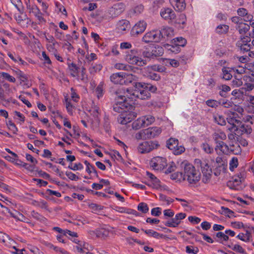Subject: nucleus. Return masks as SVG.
Segmentation results:
<instances>
[{
	"label": "nucleus",
	"mask_w": 254,
	"mask_h": 254,
	"mask_svg": "<svg viewBox=\"0 0 254 254\" xmlns=\"http://www.w3.org/2000/svg\"><path fill=\"white\" fill-rule=\"evenodd\" d=\"M113 109L115 112L120 113L118 122L122 125L130 123L137 116L134 111V106L132 103H128L125 96L122 94H118Z\"/></svg>",
	"instance_id": "1"
},
{
	"label": "nucleus",
	"mask_w": 254,
	"mask_h": 254,
	"mask_svg": "<svg viewBox=\"0 0 254 254\" xmlns=\"http://www.w3.org/2000/svg\"><path fill=\"white\" fill-rule=\"evenodd\" d=\"M134 89L127 88L123 90L122 94L125 95L127 99L129 100V102L133 103V102L137 98L141 100H147L151 97V94L147 89H146V83L144 82H135L133 84Z\"/></svg>",
	"instance_id": "2"
},
{
	"label": "nucleus",
	"mask_w": 254,
	"mask_h": 254,
	"mask_svg": "<svg viewBox=\"0 0 254 254\" xmlns=\"http://www.w3.org/2000/svg\"><path fill=\"white\" fill-rule=\"evenodd\" d=\"M231 113V115H229V117L227 118V122L230 125V127H228V129L231 131H236L238 133H251V128L248 126H245L237 119V118L239 117L237 114L235 115L232 112Z\"/></svg>",
	"instance_id": "3"
},
{
	"label": "nucleus",
	"mask_w": 254,
	"mask_h": 254,
	"mask_svg": "<svg viewBox=\"0 0 254 254\" xmlns=\"http://www.w3.org/2000/svg\"><path fill=\"white\" fill-rule=\"evenodd\" d=\"M125 61L132 65L142 66L147 64L146 60H144L136 49H132L125 53Z\"/></svg>",
	"instance_id": "4"
},
{
	"label": "nucleus",
	"mask_w": 254,
	"mask_h": 254,
	"mask_svg": "<svg viewBox=\"0 0 254 254\" xmlns=\"http://www.w3.org/2000/svg\"><path fill=\"white\" fill-rule=\"evenodd\" d=\"M136 79L135 75L125 72L115 73L110 76L111 82L116 84L128 85Z\"/></svg>",
	"instance_id": "5"
},
{
	"label": "nucleus",
	"mask_w": 254,
	"mask_h": 254,
	"mask_svg": "<svg viewBox=\"0 0 254 254\" xmlns=\"http://www.w3.org/2000/svg\"><path fill=\"white\" fill-rule=\"evenodd\" d=\"M185 180L190 184H197L200 180L201 174L190 164H186L184 167Z\"/></svg>",
	"instance_id": "6"
},
{
	"label": "nucleus",
	"mask_w": 254,
	"mask_h": 254,
	"mask_svg": "<svg viewBox=\"0 0 254 254\" xmlns=\"http://www.w3.org/2000/svg\"><path fill=\"white\" fill-rule=\"evenodd\" d=\"M161 131L162 129L159 127H149L137 132L135 134V137L137 140L151 139L158 136Z\"/></svg>",
	"instance_id": "7"
},
{
	"label": "nucleus",
	"mask_w": 254,
	"mask_h": 254,
	"mask_svg": "<svg viewBox=\"0 0 254 254\" xmlns=\"http://www.w3.org/2000/svg\"><path fill=\"white\" fill-rule=\"evenodd\" d=\"M154 121L155 118L152 115L142 116L132 122V128L133 129L138 130L151 125Z\"/></svg>",
	"instance_id": "8"
},
{
	"label": "nucleus",
	"mask_w": 254,
	"mask_h": 254,
	"mask_svg": "<svg viewBox=\"0 0 254 254\" xmlns=\"http://www.w3.org/2000/svg\"><path fill=\"white\" fill-rule=\"evenodd\" d=\"M194 163L197 167H200L203 175L202 181L206 183L210 179L212 171L211 168L209 166L208 163L205 161H201L199 159H196L194 160Z\"/></svg>",
	"instance_id": "9"
},
{
	"label": "nucleus",
	"mask_w": 254,
	"mask_h": 254,
	"mask_svg": "<svg viewBox=\"0 0 254 254\" xmlns=\"http://www.w3.org/2000/svg\"><path fill=\"white\" fill-rule=\"evenodd\" d=\"M159 146L157 141H146L139 143L137 150L140 153L145 154L157 149Z\"/></svg>",
	"instance_id": "10"
},
{
	"label": "nucleus",
	"mask_w": 254,
	"mask_h": 254,
	"mask_svg": "<svg viewBox=\"0 0 254 254\" xmlns=\"http://www.w3.org/2000/svg\"><path fill=\"white\" fill-rule=\"evenodd\" d=\"M141 40L145 43L150 42H159L162 40V35L160 30H153L146 32L142 37Z\"/></svg>",
	"instance_id": "11"
},
{
	"label": "nucleus",
	"mask_w": 254,
	"mask_h": 254,
	"mask_svg": "<svg viewBox=\"0 0 254 254\" xmlns=\"http://www.w3.org/2000/svg\"><path fill=\"white\" fill-rule=\"evenodd\" d=\"M245 72V68L242 66H239L238 68L225 67L222 68V76L224 79L229 80L233 75L235 76V73L241 74Z\"/></svg>",
	"instance_id": "12"
},
{
	"label": "nucleus",
	"mask_w": 254,
	"mask_h": 254,
	"mask_svg": "<svg viewBox=\"0 0 254 254\" xmlns=\"http://www.w3.org/2000/svg\"><path fill=\"white\" fill-rule=\"evenodd\" d=\"M146 175L149 179L148 183H147V185L148 186L160 190H168V188L166 186L162 185L160 180L157 179L153 174L149 172H147Z\"/></svg>",
	"instance_id": "13"
},
{
	"label": "nucleus",
	"mask_w": 254,
	"mask_h": 254,
	"mask_svg": "<svg viewBox=\"0 0 254 254\" xmlns=\"http://www.w3.org/2000/svg\"><path fill=\"white\" fill-rule=\"evenodd\" d=\"M167 165V160L165 158L157 156L153 158L150 162V166L155 170H162Z\"/></svg>",
	"instance_id": "14"
},
{
	"label": "nucleus",
	"mask_w": 254,
	"mask_h": 254,
	"mask_svg": "<svg viewBox=\"0 0 254 254\" xmlns=\"http://www.w3.org/2000/svg\"><path fill=\"white\" fill-rule=\"evenodd\" d=\"M147 24L143 20L137 21L132 27L130 31V34L132 36H137L142 33L146 29Z\"/></svg>",
	"instance_id": "15"
},
{
	"label": "nucleus",
	"mask_w": 254,
	"mask_h": 254,
	"mask_svg": "<svg viewBox=\"0 0 254 254\" xmlns=\"http://www.w3.org/2000/svg\"><path fill=\"white\" fill-rule=\"evenodd\" d=\"M125 10V5L122 3H117L111 7L109 11V17L115 18L120 15Z\"/></svg>",
	"instance_id": "16"
},
{
	"label": "nucleus",
	"mask_w": 254,
	"mask_h": 254,
	"mask_svg": "<svg viewBox=\"0 0 254 254\" xmlns=\"http://www.w3.org/2000/svg\"><path fill=\"white\" fill-rule=\"evenodd\" d=\"M244 174L240 173L237 176H235L232 179V180L228 183V186L232 189L239 190L241 187L240 185L244 180Z\"/></svg>",
	"instance_id": "17"
},
{
	"label": "nucleus",
	"mask_w": 254,
	"mask_h": 254,
	"mask_svg": "<svg viewBox=\"0 0 254 254\" xmlns=\"http://www.w3.org/2000/svg\"><path fill=\"white\" fill-rule=\"evenodd\" d=\"M27 9L29 13L33 14L38 20L39 22H45L43 14L40 11L39 8L35 4H27Z\"/></svg>",
	"instance_id": "18"
},
{
	"label": "nucleus",
	"mask_w": 254,
	"mask_h": 254,
	"mask_svg": "<svg viewBox=\"0 0 254 254\" xmlns=\"http://www.w3.org/2000/svg\"><path fill=\"white\" fill-rule=\"evenodd\" d=\"M214 167H215V171L214 173L216 176L220 174L221 172H224L227 168V163L223 160L221 157H218L214 163Z\"/></svg>",
	"instance_id": "19"
},
{
	"label": "nucleus",
	"mask_w": 254,
	"mask_h": 254,
	"mask_svg": "<svg viewBox=\"0 0 254 254\" xmlns=\"http://www.w3.org/2000/svg\"><path fill=\"white\" fill-rule=\"evenodd\" d=\"M237 14L239 17H241L242 19L246 22H250V24L254 29V27L252 25V23L254 22L253 19V16L249 13L248 10L244 8H240L237 10Z\"/></svg>",
	"instance_id": "20"
},
{
	"label": "nucleus",
	"mask_w": 254,
	"mask_h": 254,
	"mask_svg": "<svg viewBox=\"0 0 254 254\" xmlns=\"http://www.w3.org/2000/svg\"><path fill=\"white\" fill-rule=\"evenodd\" d=\"M186 216V214L184 213H178L174 218L168 220L165 225L168 227H176L180 224L181 220L184 219Z\"/></svg>",
	"instance_id": "21"
},
{
	"label": "nucleus",
	"mask_w": 254,
	"mask_h": 254,
	"mask_svg": "<svg viewBox=\"0 0 254 254\" xmlns=\"http://www.w3.org/2000/svg\"><path fill=\"white\" fill-rule=\"evenodd\" d=\"M245 232V233H239L237 236V238L238 239L246 243L252 242L253 240L252 234H254V227H252L251 228H250V230H246Z\"/></svg>",
	"instance_id": "22"
},
{
	"label": "nucleus",
	"mask_w": 254,
	"mask_h": 254,
	"mask_svg": "<svg viewBox=\"0 0 254 254\" xmlns=\"http://www.w3.org/2000/svg\"><path fill=\"white\" fill-rule=\"evenodd\" d=\"M129 28V23L127 20L123 19L119 21L116 25V30L117 32L120 34H123Z\"/></svg>",
	"instance_id": "23"
},
{
	"label": "nucleus",
	"mask_w": 254,
	"mask_h": 254,
	"mask_svg": "<svg viewBox=\"0 0 254 254\" xmlns=\"http://www.w3.org/2000/svg\"><path fill=\"white\" fill-rule=\"evenodd\" d=\"M216 144L215 150L218 154H228L230 151H234L233 149H230L224 142H220Z\"/></svg>",
	"instance_id": "24"
},
{
	"label": "nucleus",
	"mask_w": 254,
	"mask_h": 254,
	"mask_svg": "<svg viewBox=\"0 0 254 254\" xmlns=\"http://www.w3.org/2000/svg\"><path fill=\"white\" fill-rule=\"evenodd\" d=\"M160 15L164 19H173L176 17L174 11L170 8H162Z\"/></svg>",
	"instance_id": "25"
},
{
	"label": "nucleus",
	"mask_w": 254,
	"mask_h": 254,
	"mask_svg": "<svg viewBox=\"0 0 254 254\" xmlns=\"http://www.w3.org/2000/svg\"><path fill=\"white\" fill-rule=\"evenodd\" d=\"M171 4L178 11H182L186 7L185 0H169Z\"/></svg>",
	"instance_id": "26"
},
{
	"label": "nucleus",
	"mask_w": 254,
	"mask_h": 254,
	"mask_svg": "<svg viewBox=\"0 0 254 254\" xmlns=\"http://www.w3.org/2000/svg\"><path fill=\"white\" fill-rule=\"evenodd\" d=\"M226 134L221 130H216L213 134V138L215 140L216 143L220 142H223L222 140L226 139Z\"/></svg>",
	"instance_id": "27"
},
{
	"label": "nucleus",
	"mask_w": 254,
	"mask_h": 254,
	"mask_svg": "<svg viewBox=\"0 0 254 254\" xmlns=\"http://www.w3.org/2000/svg\"><path fill=\"white\" fill-rule=\"evenodd\" d=\"M162 35V39L165 38V37H170L174 35V30L171 27H165L160 30Z\"/></svg>",
	"instance_id": "28"
},
{
	"label": "nucleus",
	"mask_w": 254,
	"mask_h": 254,
	"mask_svg": "<svg viewBox=\"0 0 254 254\" xmlns=\"http://www.w3.org/2000/svg\"><path fill=\"white\" fill-rule=\"evenodd\" d=\"M10 213L11 216L16 220L28 223V219L26 218L22 214L19 213V212L14 211L13 212H11Z\"/></svg>",
	"instance_id": "29"
},
{
	"label": "nucleus",
	"mask_w": 254,
	"mask_h": 254,
	"mask_svg": "<svg viewBox=\"0 0 254 254\" xmlns=\"http://www.w3.org/2000/svg\"><path fill=\"white\" fill-rule=\"evenodd\" d=\"M142 230L148 236L153 237L156 239H161L163 237V235L162 234H160L152 229H147L144 230L142 229Z\"/></svg>",
	"instance_id": "30"
},
{
	"label": "nucleus",
	"mask_w": 254,
	"mask_h": 254,
	"mask_svg": "<svg viewBox=\"0 0 254 254\" xmlns=\"http://www.w3.org/2000/svg\"><path fill=\"white\" fill-rule=\"evenodd\" d=\"M171 43L180 48V47H184L186 45L187 40L182 37H179L174 38L172 40Z\"/></svg>",
	"instance_id": "31"
},
{
	"label": "nucleus",
	"mask_w": 254,
	"mask_h": 254,
	"mask_svg": "<svg viewBox=\"0 0 254 254\" xmlns=\"http://www.w3.org/2000/svg\"><path fill=\"white\" fill-rule=\"evenodd\" d=\"M171 179L175 180L177 182H182L183 181H185L184 172L183 173L177 172L173 173L171 175Z\"/></svg>",
	"instance_id": "32"
},
{
	"label": "nucleus",
	"mask_w": 254,
	"mask_h": 254,
	"mask_svg": "<svg viewBox=\"0 0 254 254\" xmlns=\"http://www.w3.org/2000/svg\"><path fill=\"white\" fill-rule=\"evenodd\" d=\"M231 112H233L235 115L237 114L238 116H239V114H240V115H242V113L244 112V109L241 106L234 104L233 108L232 109V110L229 111L228 112L227 117H229V115H231ZM239 118L240 117H239L238 118Z\"/></svg>",
	"instance_id": "33"
},
{
	"label": "nucleus",
	"mask_w": 254,
	"mask_h": 254,
	"mask_svg": "<svg viewBox=\"0 0 254 254\" xmlns=\"http://www.w3.org/2000/svg\"><path fill=\"white\" fill-rule=\"evenodd\" d=\"M213 119L215 122L219 125L224 126L226 125V122L223 115L216 114L214 115Z\"/></svg>",
	"instance_id": "34"
},
{
	"label": "nucleus",
	"mask_w": 254,
	"mask_h": 254,
	"mask_svg": "<svg viewBox=\"0 0 254 254\" xmlns=\"http://www.w3.org/2000/svg\"><path fill=\"white\" fill-rule=\"evenodd\" d=\"M152 52L154 57L157 56H161L164 53V50L163 48L159 45H155L152 49Z\"/></svg>",
	"instance_id": "35"
},
{
	"label": "nucleus",
	"mask_w": 254,
	"mask_h": 254,
	"mask_svg": "<svg viewBox=\"0 0 254 254\" xmlns=\"http://www.w3.org/2000/svg\"><path fill=\"white\" fill-rule=\"evenodd\" d=\"M1 79H5L12 83H14L16 81L15 78L8 73L0 71V80Z\"/></svg>",
	"instance_id": "36"
},
{
	"label": "nucleus",
	"mask_w": 254,
	"mask_h": 254,
	"mask_svg": "<svg viewBox=\"0 0 254 254\" xmlns=\"http://www.w3.org/2000/svg\"><path fill=\"white\" fill-rule=\"evenodd\" d=\"M104 91V83L102 81L100 82L98 86L96 87L95 92L97 97L99 98L103 95Z\"/></svg>",
	"instance_id": "37"
},
{
	"label": "nucleus",
	"mask_w": 254,
	"mask_h": 254,
	"mask_svg": "<svg viewBox=\"0 0 254 254\" xmlns=\"http://www.w3.org/2000/svg\"><path fill=\"white\" fill-rule=\"evenodd\" d=\"M164 47L168 51H170L171 53L177 54L180 52L181 49L179 46L175 45L173 44L172 45L170 44H165L164 45Z\"/></svg>",
	"instance_id": "38"
},
{
	"label": "nucleus",
	"mask_w": 254,
	"mask_h": 254,
	"mask_svg": "<svg viewBox=\"0 0 254 254\" xmlns=\"http://www.w3.org/2000/svg\"><path fill=\"white\" fill-rule=\"evenodd\" d=\"M84 164L86 165V171L89 174H93L95 176H97V171L94 166L91 165L87 161H84Z\"/></svg>",
	"instance_id": "39"
},
{
	"label": "nucleus",
	"mask_w": 254,
	"mask_h": 254,
	"mask_svg": "<svg viewBox=\"0 0 254 254\" xmlns=\"http://www.w3.org/2000/svg\"><path fill=\"white\" fill-rule=\"evenodd\" d=\"M250 28V26L244 23H240V24L237 27L240 34H245L248 31Z\"/></svg>",
	"instance_id": "40"
},
{
	"label": "nucleus",
	"mask_w": 254,
	"mask_h": 254,
	"mask_svg": "<svg viewBox=\"0 0 254 254\" xmlns=\"http://www.w3.org/2000/svg\"><path fill=\"white\" fill-rule=\"evenodd\" d=\"M229 26L225 24H220L216 28V31L219 34H224L227 33L229 30Z\"/></svg>",
	"instance_id": "41"
},
{
	"label": "nucleus",
	"mask_w": 254,
	"mask_h": 254,
	"mask_svg": "<svg viewBox=\"0 0 254 254\" xmlns=\"http://www.w3.org/2000/svg\"><path fill=\"white\" fill-rule=\"evenodd\" d=\"M220 90L219 94L222 97L226 96V93L230 91V87L226 85H221L218 87Z\"/></svg>",
	"instance_id": "42"
},
{
	"label": "nucleus",
	"mask_w": 254,
	"mask_h": 254,
	"mask_svg": "<svg viewBox=\"0 0 254 254\" xmlns=\"http://www.w3.org/2000/svg\"><path fill=\"white\" fill-rule=\"evenodd\" d=\"M238 166V160L237 158L234 157L232 158L229 162V169L233 171Z\"/></svg>",
	"instance_id": "43"
},
{
	"label": "nucleus",
	"mask_w": 254,
	"mask_h": 254,
	"mask_svg": "<svg viewBox=\"0 0 254 254\" xmlns=\"http://www.w3.org/2000/svg\"><path fill=\"white\" fill-rule=\"evenodd\" d=\"M65 106L68 113L70 115H72L75 109V106L70 103V100L68 98L65 99Z\"/></svg>",
	"instance_id": "44"
},
{
	"label": "nucleus",
	"mask_w": 254,
	"mask_h": 254,
	"mask_svg": "<svg viewBox=\"0 0 254 254\" xmlns=\"http://www.w3.org/2000/svg\"><path fill=\"white\" fill-rule=\"evenodd\" d=\"M7 55L14 62L19 63L21 64H24V61L19 56L17 55L14 56L10 52L7 53Z\"/></svg>",
	"instance_id": "45"
},
{
	"label": "nucleus",
	"mask_w": 254,
	"mask_h": 254,
	"mask_svg": "<svg viewBox=\"0 0 254 254\" xmlns=\"http://www.w3.org/2000/svg\"><path fill=\"white\" fill-rule=\"evenodd\" d=\"M14 118L18 121L19 123H23L25 121V117L24 115L18 111H15L13 113Z\"/></svg>",
	"instance_id": "46"
},
{
	"label": "nucleus",
	"mask_w": 254,
	"mask_h": 254,
	"mask_svg": "<svg viewBox=\"0 0 254 254\" xmlns=\"http://www.w3.org/2000/svg\"><path fill=\"white\" fill-rule=\"evenodd\" d=\"M78 52L79 54L78 55L79 61L81 64H86L85 56L86 54H85V51L82 49H79L78 50Z\"/></svg>",
	"instance_id": "47"
},
{
	"label": "nucleus",
	"mask_w": 254,
	"mask_h": 254,
	"mask_svg": "<svg viewBox=\"0 0 254 254\" xmlns=\"http://www.w3.org/2000/svg\"><path fill=\"white\" fill-rule=\"evenodd\" d=\"M102 65L100 64H92L89 68V71L91 73H94L98 72L101 70Z\"/></svg>",
	"instance_id": "48"
},
{
	"label": "nucleus",
	"mask_w": 254,
	"mask_h": 254,
	"mask_svg": "<svg viewBox=\"0 0 254 254\" xmlns=\"http://www.w3.org/2000/svg\"><path fill=\"white\" fill-rule=\"evenodd\" d=\"M178 143V139L175 138H171L167 142V145L169 149H174L175 146H176Z\"/></svg>",
	"instance_id": "49"
},
{
	"label": "nucleus",
	"mask_w": 254,
	"mask_h": 254,
	"mask_svg": "<svg viewBox=\"0 0 254 254\" xmlns=\"http://www.w3.org/2000/svg\"><path fill=\"white\" fill-rule=\"evenodd\" d=\"M137 209L138 211H141L143 213H146L149 210V208L146 203L141 202L139 203L137 206Z\"/></svg>",
	"instance_id": "50"
},
{
	"label": "nucleus",
	"mask_w": 254,
	"mask_h": 254,
	"mask_svg": "<svg viewBox=\"0 0 254 254\" xmlns=\"http://www.w3.org/2000/svg\"><path fill=\"white\" fill-rule=\"evenodd\" d=\"M187 21L186 16L184 14H181L179 16V18L177 19V23L182 25H180V27L183 28L186 25Z\"/></svg>",
	"instance_id": "51"
},
{
	"label": "nucleus",
	"mask_w": 254,
	"mask_h": 254,
	"mask_svg": "<svg viewBox=\"0 0 254 254\" xmlns=\"http://www.w3.org/2000/svg\"><path fill=\"white\" fill-rule=\"evenodd\" d=\"M174 153V154L178 155L180 154L185 151V148L184 146L182 145H179V143H177V145L176 146H175L174 149H171Z\"/></svg>",
	"instance_id": "52"
},
{
	"label": "nucleus",
	"mask_w": 254,
	"mask_h": 254,
	"mask_svg": "<svg viewBox=\"0 0 254 254\" xmlns=\"http://www.w3.org/2000/svg\"><path fill=\"white\" fill-rule=\"evenodd\" d=\"M229 247L232 250L240 254H243L245 252L244 249L239 244L232 245Z\"/></svg>",
	"instance_id": "53"
},
{
	"label": "nucleus",
	"mask_w": 254,
	"mask_h": 254,
	"mask_svg": "<svg viewBox=\"0 0 254 254\" xmlns=\"http://www.w3.org/2000/svg\"><path fill=\"white\" fill-rule=\"evenodd\" d=\"M220 101H217L215 100H208L206 101V104L211 108H216L219 105H220Z\"/></svg>",
	"instance_id": "54"
},
{
	"label": "nucleus",
	"mask_w": 254,
	"mask_h": 254,
	"mask_svg": "<svg viewBox=\"0 0 254 254\" xmlns=\"http://www.w3.org/2000/svg\"><path fill=\"white\" fill-rule=\"evenodd\" d=\"M86 245L87 244L85 243L80 242V244L75 247V249L77 252L82 253L85 252L84 250L86 249Z\"/></svg>",
	"instance_id": "55"
},
{
	"label": "nucleus",
	"mask_w": 254,
	"mask_h": 254,
	"mask_svg": "<svg viewBox=\"0 0 254 254\" xmlns=\"http://www.w3.org/2000/svg\"><path fill=\"white\" fill-rule=\"evenodd\" d=\"M202 149L207 153H211L213 151V148L209 144L204 143L201 145Z\"/></svg>",
	"instance_id": "56"
},
{
	"label": "nucleus",
	"mask_w": 254,
	"mask_h": 254,
	"mask_svg": "<svg viewBox=\"0 0 254 254\" xmlns=\"http://www.w3.org/2000/svg\"><path fill=\"white\" fill-rule=\"evenodd\" d=\"M107 236V232L103 228L97 229L96 230V237H102Z\"/></svg>",
	"instance_id": "57"
},
{
	"label": "nucleus",
	"mask_w": 254,
	"mask_h": 254,
	"mask_svg": "<svg viewBox=\"0 0 254 254\" xmlns=\"http://www.w3.org/2000/svg\"><path fill=\"white\" fill-rule=\"evenodd\" d=\"M220 104L225 108H232V109L234 105V104L232 102L228 100H222L220 101Z\"/></svg>",
	"instance_id": "58"
},
{
	"label": "nucleus",
	"mask_w": 254,
	"mask_h": 254,
	"mask_svg": "<svg viewBox=\"0 0 254 254\" xmlns=\"http://www.w3.org/2000/svg\"><path fill=\"white\" fill-rule=\"evenodd\" d=\"M58 44V42L56 43L47 44L46 48L48 51L52 54L55 53L57 50L56 48V45Z\"/></svg>",
	"instance_id": "59"
},
{
	"label": "nucleus",
	"mask_w": 254,
	"mask_h": 254,
	"mask_svg": "<svg viewBox=\"0 0 254 254\" xmlns=\"http://www.w3.org/2000/svg\"><path fill=\"white\" fill-rule=\"evenodd\" d=\"M237 138V137L233 133H230L228 135V139L231 141V142L229 143L231 146H234V143L238 145V143L236 142Z\"/></svg>",
	"instance_id": "60"
},
{
	"label": "nucleus",
	"mask_w": 254,
	"mask_h": 254,
	"mask_svg": "<svg viewBox=\"0 0 254 254\" xmlns=\"http://www.w3.org/2000/svg\"><path fill=\"white\" fill-rule=\"evenodd\" d=\"M6 125L8 128L11 130L13 133H16L17 131V128L15 124L12 122L11 121H8L6 123Z\"/></svg>",
	"instance_id": "61"
},
{
	"label": "nucleus",
	"mask_w": 254,
	"mask_h": 254,
	"mask_svg": "<svg viewBox=\"0 0 254 254\" xmlns=\"http://www.w3.org/2000/svg\"><path fill=\"white\" fill-rule=\"evenodd\" d=\"M216 236L220 240L224 241H227L229 239L228 236L226 235L225 233H224L223 232H218L216 234Z\"/></svg>",
	"instance_id": "62"
},
{
	"label": "nucleus",
	"mask_w": 254,
	"mask_h": 254,
	"mask_svg": "<svg viewBox=\"0 0 254 254\" xmlns=\"http://www.w3.org/2000/svg\"><path fill=\"white\" fill-rule=\"evenodd\" d=\"M97 59V56L95 54L91 53L89 55L88 53L85 56L86 64L94 61Z\"/></svg>",
	"instance_id": "63"
},
{
	"label": "nucleus",
	"mask_w": 254,
	"mask_h": 254,
	"mask_svg": "<svg viewBox=\"0 0 254 254\" xmlns=\"http://www.w3.org/2000/svg\"><path fill=\"white\" fill-rule=\"evenodd\" d=\"M69 68L70 70V74L72 76H76L77 75V68L75 64H71L69 65Z\"/></svg>",
	"instance_id": "64"
}]
</instances>
